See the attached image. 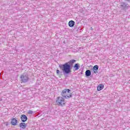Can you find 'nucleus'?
Here are the masks:
<instances>
[{"mask_svg": "<svg viewBox=\"0 0 130 130\" xmlns=\"http://www.w3.org/2000/svg\"><path fill=\"white\" fill-rule=\"evenodd\" d=\"M75 62H76V60L72 59L63 64L59 65V67L64 74L68 75L72 72L71 66H73Z\"/></svg>", "mask_w": 130, "mask_h": 130, "instance_id": "nucleus-1", "label": "nucleus"}, {"mask_svg": "<svg viewBox=\"0 0 130 130\" xmlns=\"http://www.w3.org/2000/svg\"><path fill=\"white\" fill-rule=\"evenodd\" d=\"M71 90L69 89H64L61 92V96L63 98L65 99H69V98H71L72 97V93H71Z\"/></svg>", "mask_w": 130, "mask_h": 130, "instance_id": "nucleus-2", "label": "nucleus"}, {"mask_svg": "<svg viewBox=\"0 0 130 130\" xmlns=\"http://www.w3.org/2000/svg\"><path fill=\"white\" fill-rule=\"evenodd\" d=\"M57 105H60L61 106H63L66 105V101L62 98V97L59 96L57 98L56 101Z\"/></svg>", "mask_w": 130, "mask_h": 130, "instance_id": "nucleus-3", "label": "nucleus"}, {"mask_svg": "<svg viewBox=\"0 0 130 130\" xmlns=\"http://www.w3.org/2000/svg\"><path fill=\"white\" fill-rule=\"evenodd\" d=\"M20 79L23 83H26V82H28L29 80V78L28 77V75L27 74H23L20 76Z\"/></svg>", "mask_w": 130, "mask_h": 130, "instance_id": "nucleus-4", "label": "nucleus"}, {"mask_svg": "<svg viewBox=\"0 0 130 130\" xmlns=\"http://www.w3.org/2000/svg\"><path fill=\"white\" fill-rule=\"evenodd\" d=\"M21 120L22 122H25V121H27V116L25 115H22L21 116Z\"/></svg>", "mask_w": 130, "mask_h": 130, "instance_id": "nucleus-5", "label": "nucleus"}, {"mask_svg": "<svg viewBox=\"0 0 130 130\" xmlns=\"http://www.w3.org/2000/svg\"><path fill=\"white\" fill-rule=\"evenodd\" d=\"M17 121H18L16 119V118H13L12 119L11 124H12V125H17Z\"/></svg>", "mask_w": 130, "mask_h": 130, "instance_id": "nucleus-6", "label": "nucleus"}, {"mask_svg": "<svg viewBox=\"0 0 130 130\" xmlns=\"http://www.w3.org/2000/svg\"><path fill=\"white\" fill-rule=\"evenodd\" d=\"M120 6L121 7H122L123 8H124V9H125L126 8H127V7H128V5H127V4L125 3L124 2H122L120 4Z\"/></svg>", "mask_w": 130, "mask_h": 130, "instance_id": "nucleus-7", "label": "nucleus"}, {"mask_svg": "<svg viewBox=\"0 0 130 130\" xmlns=\"http://www.w3.org/2000/svg\"><path fill=\"white\" fill-rule=\"evenodd\" d=\"M98 69H99V67L98 66L95 65L93 67V73L96 74L97 73V71H98Z\"/></svg>", "mask_w": 130, "mask_h": 130, "instance_id": "nucleus-8", "label": "nucleus"}, {"mask_svg": "<svg viewBox=\"0 0 130 130\" xmlns=\"http://www.w3.org/2000/svg\"><path fill=\"white\" fill-rule=\"evenodd\" d=\"M104 87V85L103 84H100L99 86H98L97 90L98 91H101L102 89Z\"/></svg>", "mask_w": 130, "mask_h": 130, "instance_id": "nucleus-9", "label": "nucleus"}, {"mask_svg": "<svg viewBox=\"0 0 130 130\" xmlns=\"http://www.w3.org/2000/svg\"><path fill=\"white\" fill-rule=\"evenodd\" d=\"M75 25V21L73 20H71L69 22V27H74Z\"/></svg>", "mask_w": 130, "mask_h": 130, "instance_id": "nucleus-10", "label": "nucleus"}, {"mask_svg": "<svg viewBox=\"0 0 130 130\" xmlns=\"http://www.w3.org/2000/svg\"><path fill=\"white\" fill-rule=\"evenodd\" d=\"M85 75L86 77H90L91 76V71L87 70L85 72Z\"/></svg>", "mask_w": 130, "mask_h": 130, "instance_id": "nucleus-11", "label": "nucleus"}, {"mask_svg": "<svg viewBox=\"0 0 130 130\" xmlns=\"http://www.w3.org/2000/svg\"><path fill=\"white\" fill-rule=\"evenodd\" d=\"M20 127H22V128H26V127H27V124L25 123H21L20 124Z\"/></svg>", "mask_w": 130, "mask_h": 130, "instance_id": "nucleus-12", "label": "nucleus"}, {"mask_svg": "<svg viewBox=\"0 0 130 130\" xmlns=\"http://www.w3.org/2000/svg\"><path fill=\"white\" fill-rule=\"evenodd\" d=\"M74 69H75L76 71H78V70H79V64L78 63H76L75 64V66H74Z\"/></svg>", "mask_w": 130, "mask_h": 130, "instance_id": "nucleus-13", "label": "nucleus"}, {"mask_svg": "<svg viewBox=\"0 0 130 130\" xmlns=\"http://www.w3.org/2000/svg\"><path fill=\"white\" fill-rule=\"evenodd\" d=\"M28 113L29 114H32L33 113V111H31V110H29V111H28Z\"/></svg>", "mask_w": 130, "mask_h": 130, "instance_id": "nucleus-14", "label": "nucleus"}, {"mask_svg": "<svg viewBox=\"0 0 130 130\" xmlns=\"http://www.w3.org/2000/svg\"><path fill=\"white\" fill-rule=\"evenodd\" d=\"M56 73H57V75H59V70H56Z\"/></svg>", "mask_w": 130, "mask_h": 130, "instance_id": "nucleus-15", "label": "nucleus"}, {"mask_svg": "<svg viewBox=\"0 0 130 130\" xmlns=\"http://www.w3.org/2000/svg\"><path fill=\"white\" fill-rule=\"evenodd\" d=\"M91 30H93V28L92 27H91Z\"/></svg>", "mask_w": 130, "mask_h": 130, "instance_id": "nucleus-16", "label": "nucleus"}]
</instances>
